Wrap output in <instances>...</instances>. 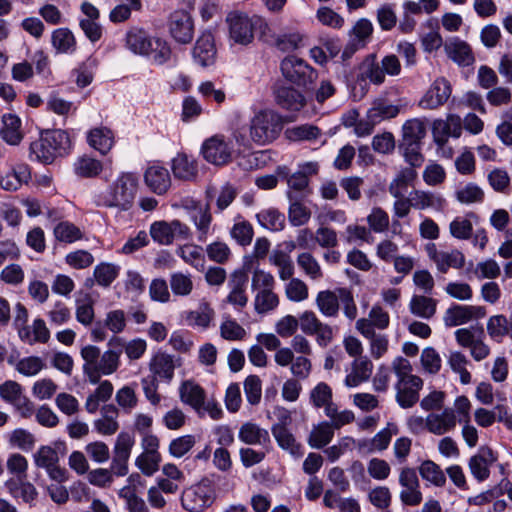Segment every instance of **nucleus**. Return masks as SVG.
Wrapping results in <instances>:
<instances>
[{
  "label": "nucleus",
  "mask_w": 512,
  "mask_h": 512,
  "mask_svg": "<svg viewBox=\"0 0 512 512\" xmlns=\"http://www.w3.org/2000/svg\"><path fill=\"white\" fill-rule=\"evenodd\" d=\"M88 144L102 155H106L114 145V133L107 127H96L87 134Z\"/></svg>",
  "instance_id": "obj_31"
},
{
  "label": "nucleus",
  "mask_w": 512,
  "mask_h": 512,
  "mask_svg": "<svg viewBox=\"0 0 512 512\" xmlns=\"http://www.w3.org/2000/svg\"><path fill=\"white\" fill-rule=\"evenodd\" d=\"M3 127L0 130L1 138L10 145H17L23 138L21 119L15 114H4Z\"/></svg>",
  "instance_id": "obj_35"
},
{
  "label": "nucleus",
  "mask_w": 512,
  "mask_h": 512,
  "mask_svg": "<svg viewBox=\"0 0 512 512\" xmlns=\"http://www.w3.org/2000/svg\"><path fill=\"white\" fill-rule=\"evenodd\" d=\"M120 266L113 263L102 262L94 268V278L98 285L108 287L118 277Z\"/></svg>",
  "instance_id": "obj_55"
},
{
  "label": "nucleus",
  "mask_w": 512,
  "mask_h": 512,
  "mask_svg": "<svg viewBox=\"0 0 512 512\" xmlns=\"http://www.w3.org/2000/svg\"><path fill=\"white\" fill-rule=\"evenodd\" d=\"M301 331L316 336L318 345L326 347L333 339V329L330 325L323 323L313 311H304L298 320Z\"/></svg>",
  "instance_id": "obj_11"
},
{
  "label": "nucleus",
  "mask_w": 512,
  "mask_h": 512,
  "mask_svg": "<svg viewBox=\"0 0 512 512\" xmlns=\"http://www.w3.org/2000/svg\"><path fill=\"white\" fill-rule=\"evenodd\" d=\"M410 196L413 208L418 210L442 211L446 206L445 198L437 192L413 190L410 192Z\"/></svg>",
  "instance_id": "obj_26"
},
{
  "label": "nucleus",
  "mask_w": 512,
  "mask_h": 512,
  "mask_svg": "<svg viewBox=\"0 0 512 512\" xmlns=\"http://www.w3.org/2000/svg\"><path fill=\"white\" fill-rule=\"evenodd\" d=\"M272 434L276 439L278 445L288 451L295 457H301L303 455V447L299 444L293 434L282 424H274L272 426Z\"/></svg>",
  "instance_id": "obj_33"
},
{
  "label": "nucleus",
  "mask_w": 512,
  "mask_h": 512,
  "mask_svg": "<svg viewBox=\"0 0 512 512\" xmlns=\"http://www.w3.org/2000/svg\"><path fill=\"white\" fill-rule=\"evenodd\" d=\"M447 56L461 66H469L475 58L470 45L458 37H454L444 45Z\"/></svg>",
  "instance_id": "obj_25"
},
{
  "label": "nucleus",
  "mask_w": 512,
  "mask_h": 512,
  "mask_svg": "<svg viewBox=\"0 0 512 512\" xmlns=\"http://www.w3.org/2000/svg\"><path fill=\"white\" fill-rule=\"evenodd\" d=\"M135 444V438L128 432H121L116 438L113 448V457L110 465V471L116 476H125L128 473V460L132 448Z\"/></svg>",
  "instance_id": "obj_10"
},
{
  "label": "nucleus",
  "mask_w": 512,
  "mask_h": 512,
  "mask_svg": "<svg viewBox=\"0 0 512 512\" xmlns=\"http://www.w3.org/2000/svg\"><path fill=\"white\" fill-rule=\"evenodd\" d=\"M149 233L153 241L160 245H170L175 240H188L191 237L190 228L176 219L153 222Z\"/></svg>",
  "instance_id": "obj_7"
},
{
  "label": "nucleus",
  "mask_w": 512,
  "mask_h": 512,
  "mask_svg": "<svg viewBox=\"0 0 512 512\" xmlns=\"http://www.w3.org/2000/svg\"><path fill=\"white\" fill-rule=\"evenodd\" d=\"M269 261L278 268V274L281 280H288L294 274V265L291 257L283 250H274Z\"/></svg>",
  "instance_id": "obj_50"
},
{
  "label": "nucleus",
  "mask_w": 512,
  "mask_h": 512,
  "mask_svg": "<svg viewBox=\"0 0 512 512\" xmlns=\"http://www.w3.org/2000/svg\"><path fill=\"white\" fill-rule=\"evenodd\" d=\"M334 428L330 422L323 421L314 426L309 438L308 444L312 448L321 449L328 445L334 437Z\"/></svg>",
  "instance_id": "obj_43"
},
{
  "label": "nucleus",
  "mask_w": 512,
  "mask_h": 512,
  "mask_svg": "<svg viewBox=\"0 0 512 512\" xmlns=\"http://www.w3.org/2000/svg\"><path fill=\"white\" fill-rule=\"evenodd\" d=\"M399 484L401 486L400 500L408 506H417L422 502V492L416 470L404 467L400 471Z\"/></svg>",
  "instance_id": "obj_12"
},
{
  "label": "nucleus",
  "mask_w": 512,
  "mask_h": 512,
  "mask_svg": "<svg viewBox=\"0 0 512 512\" xmlns=\"http://www.w3.org/2000/svg\"><path fill=\"white\" fill-rule=\"evenodd\" d=\"M172 293L176 296H188L193 290V281L189 274L175 272L170 275L169 279Z\"/></svg>",
  "instance_id": "obj_61"
},
{
  "label": "nucleus",
  "mask_w": 512,
  "mask_h": 512,
  "mask_svg": "<svg viewBox=\"0 0 512 512\" xmlns=\"http://www.w3.org/2000/svg\"><path fill=\"white\" fill-rule=\"evenodd\" d=\"M280 69L288 82L304 89H309L318 76L313 67L296 56L285 57L280 64Z\"/></svg>",
  "instance_id": "obj_6"
},
{
  "label": "nucleus",
  "mask_w": 512,
  "mask_h": 512,
  "mask_svg": "<svg viewBox=\"0 0 512 512\" xmlns=\"http://www.w3.org/2000/svg\"><path fill=\"white\" fill-rule=\"evenodd\" d=\"M176 253L185 263L193 266L197 270L204 269L205 257L202 247L197 245H184L179 247Z\"/></svg>",
  "instance_id": "obj_52"
},
{
  "label": "nucleus",
  "mask_w": 512,
  "mask_h": 512,
  "mask_svg": "<svg viewBox=\"0 0 512 512\" xmlns=\"http://www.w3.org/2000/svg\"><path fill=\"white\" fill-rule=\"evenodd\" d=\"M216 53L213 34L210 31L202 32L192 50L194 63L203 68L209 67L215 63Z\"/></svg>",
  "instance_id": "obj_15"
},
{
  "label": "nucleus",
  "mask_w": 512,
  "mask_h": 512,
  "mask_svg": "<svg viewBox=\"0 0 512 512\" xmlns=\"http://www.w3.org/2000/svg\"><path fill=\"white\" fill-rule=\"evenodd\" d=\"M286 194L289 200L288 219L290 224L298 227L308 223L311 218V211L303 204L304 198L291 192H287Z\"/></svg>",
  "instance_id": "obj_29"
},
{
  "label": "nucleus",
  "mask_w": 512,
  "mask_h": 512,
  "mask_svg": "<svg viewBox=\"0 0 512 512\" xmlns=\"http://www.w3.org/2000/svg\"><path fill=\"white\" fill-rule=\"evenodd\" d=\"M5 487L9 494L16 500L21 499L30 506L35 505L38 497V491L35 486L24 477L10 478L5 482Z\"/></svg>",
  "instance_id": "obj_20"
},
{
  "label": "nucleus",
  "mask_w": 512,
  "mask_h": 512,
  "mask_svg": "<svg viewBox=\"0 0 512 512\" xmlns=\"http://www.w3.org/2000/svg\"><path fill=\"white\" fill-rule=\"evenodd\" d=\"M283 129L282 117L273 110H260L250 121V138L259 145L277 139Z\"/></svg>",
  "instance_id": "obj_5"
},
{
  "label": "nucleus",
  "mask_w": 512,
  "mask_h": 512,
  "mask_svg": "<svg viewBox=\"0 0 512 512\" xmlns=\"http://www.w3.org/2000/svg\"><path fill=\"white\" fill-rule=\"evenodd\" d=\"M497 460L492 449L481 447L478 454L469 459V469L473 477L482 482L490 475L489 466Z\"/></svg>",
  "instance_id": "obj_21"
},
{
  "label": "nucleus",
  "mask_w": 512,
  "mask_h": 512,
  "mask_svg": "<svg viewBox=\"0 0 512 512\" xmlns=\"http://www.w3.org/2000/svg\"><path fill=\"white\" fill-rule=\"evenodd\" d=\"M201 153L207 162L214 165H225L232 158V148L222 135H214L205 140Z\"/></svg>",
  "instance_id": "obj_14"
},
{
  "label": "nucleus",
  "mask_w": 512,
  "mask_h": 512,
  "mask_svg": "<svg viewBox=\"0 0 512 512\" xmlns=\"http://www.w3.org/2000/svg\"><path fill=\"white\" fill-rule=\"evenodd\" d=\"M486 328L489 337L497 343H501L506 336L512 338V318L503 314L491 316Z\"/></svg>",
  "instance_id": "obj_34"
},
{
  "label": "nucleus",
  "mask_w": 512,
  "mask_h": 512,
  "mask_svg": "<svg viewBox=\"0 0 512 512\" xmlns=\"http://www.w3.org/2000/svg\"><path fill=\"white\" fill-rule=\"evenodd\" d=\"M400 112V106L389 103L386 100L378 99L374 101L372 107L368 109L366 117L372 123H381L384 120L395 118Z\"/></svg>",
  "instance_id": "obj_36"
},
{
  "label": "nucleus",
  "mask_w": 512,
  "mask_h": 512,
  "mask_svg": "<svg viewBox=\"0 0 512 512\" xmlns=\"http://www.w3.org/2000/svg\"><path fill=\"white\" fill-rule=\"evenodd\" d=\"M356 329L365 338L370 340V353L373 358L380 359L388 350L389 340L385 334H377L371 328L366 318H360L356 322Z\"/></svg>",
  "instance_id": "obj_18"
},
{
  "label": "nucleus",
  "mask_w": 512,
  "mask_h": 512,
  "mask_svg": "<svg viewBox=\"0 0 512 512\" xmlns=\"http://www.w3.org/2000/svg\"><path fill=\"white\" fill-rule=\"evenodd\" d=\"M141 492V490L134 489L133 487H123L120 489L119 497L125 500L129 512L149 511L145 501L139 496Z\"/></svg>",
  "instance_id": "obj_58"
},
{
  "label": "nucleus",
  "mask_w": 512,
  "mask_h": 512,
  "mask_svg": "<svg viewBox=\"0 0 512 512\" xmlns=\"http://www.w3.org/2000/svg\"><path fill=\"white\" fill-rule=\"evenodd\" d=\"M366 220L371 232L375 233L385 232L390 223L388 213L381 207H373Z\"/></svg>",
  "instance_id": "obj_63"
},
{
  "label": "nucleus",
  "mask_w": 512,
  "mask_h": 512,
  "mask_svg": "<svg viewBox=\"0 0 512 512\" xmlns=\"http://www.w3.org/2000/svg\"><path fill=\"white\" fill-rule=\"evenodd\" d=\"M8 363L15 366L17 372L26 377L36 376L45 368V362L38 356H28L21 358L16 363L12 358L8 359Z\"/></svg>",
  "instance_id": "obj_48"
},
{
  "label": "nucleus",
  "mask_w": 512,
  "mask_h": 512,
  "mask_svg": "<svg viewBox=\"0 0 512 512\" xmlns=\"http://www.w3.org/2000/svg\"><path fill=\"white\" fill-rule=\"evenodd\" d=\"M31 173L27 165H18L0 178V186L7 191H16L23 183H27Z\"/></svg>",
  "instance_id": "obj_37"
},
{
  "label": "nucleus",
  "mask_w": 512,
  "mask_h": 512,
  "mask_svg": "<svg viewBox=\"0 0 512 512\" xmlns=\"http://www.w3.org/2000/svg\"><path fill=\"white\" fill-rule=\"evenodd\" d=\"M53 232L55 238L64 243H74L84 237L80 228L69 221L59 222Z\"/></svg>",
  "instance_id": "obj_53"
},
{
  "label": "nucleus",
  "mask_w": 512,
  "mask_h": 512,
  "mask_svg": "<svg viewBox=\"0 0 512 512\" xmlns=\"http://www.w3.org/2000/svg\"><path fill=\"white\" fill-rule=\"evenodd\" d=\"M80 355L84 360L83 373L91 384H98L101 376L113 374L120 365L119 350H106L101 354L99 347L86 345L81 349Z\"/></svg>",
  "instance_id": "obj_3"
},
{
  "label": "nucleus",
  "mask_w": 512,
  "mask_h": 512,
  "mask_svg": "<svg viewBox=\"0 0 512 512\" xmlns=\"http://www.w3.org/2000/svg\"><path fill=\"white\" fill-rule=\"evenodd\" d=\"M71 140L68 133L61 129L47 130L39 140L30 145V158L44 164L52 163L57 157L69 154Z\"/></svg>",
  "instance_id": "obj_4"
},
{
  "label": "nucleus",
  "mask_w": 512,
  "mask_h": 512,
  "mask_svg": "<svg viewBox=\"0 0 512 512\" xmlns=\"http://www.w3.org/2000/svg\"><path fill=\"white\" fill-rule=\"evenodd\" d=\"M274 96L276 104L288 111H299L306 104L305 96L293 87L280 86Z\"/></svg>",
  "instance_id": "obj_23"
},
{
  "label": "nucleus",
  "mask_w": 512,
  "mask_h": 512,
  "mask_svg": "<svg viewBox=\"0 0 512 512\" xmlns=\"http://www.w3.org/2000/svg\"><path fill=\"white\" fill-rule=\"evenodd\" d=\"M426 136V121L418 118L407 120L402 127L401 143L422 144Z\"/></svg>",
  "instance_id": "obj_41"
},
{
  "label": "nucleus",
  "mask_w": 512,
  "mask_h": 512,
  "mask_svg": "<svg viewBox=\"0 0 512 512\" xmlns=\"http://www.w3.org/2000/svg\"><path fill=\"white\" fill-rule=\"evenodd\" d=\"M436 307L437 300L424 295H414L409 304L411 313L424 319L432 318L436 313Z\"/></svg>",
  "instance_id": "obj_44"
},
{
  "label": "nucleus",
  "mask_w": 512,
  "mask_h": 512,
  "mask_svg": "<svg viewBox=\"0 0 512 512\" xmlns=\"http://www.w3.org/2000/svg\"><path fill=\"white\" fill-rule=\"evenodd\" d=\"M446 327H455L463 325L471 321V315L468 313V307L464 305L453 304L443 316Z\"/></svg>",
  "instance_id": "obj_56"
},
{
  "label": "nucleus",
  "mask_w": 512,
  "mask_h": 512,
  "mask_svg": "<svg viewBox=\"0 0 512 512\" xmlns=\"http://www.w3.org/2000/svg\"><path fill=\"white\" fill-rule=\"evenodd\" d=\"M286 136L291 141H312L321 136V130L312 124H302L287 129Z\"/></svg>",
  "instance_id": "obj_54"
},
{
  "label": "nucleus",
  "mask_w": 512,
  "mask_h": 512,
  "mask_svg": "<svg viewBox=\"0 0 512 512\" xmlns=\"http://www.w3.org/2000/svg\"><path fill=\"white\" fill-rule=\"evenodd\" d=\"M248 274L242 269L235 270L229 277L228 288L230 289L226 301L238 307H245L248 303L246 288L248 285Z\"/></svg>",
  "instance_id": "obj_17"
},
{
  "label": "nucleus",
  "mask_w": 512,
  "mask_h": 512,
  "mask_svg": "<svg viewBox=\"0 0 512 512\" xmlns=\"http://www.w3.org/2000/svg\"><path fill=\"white\" fill-rule=\"evenodd\" d=\"M391 369L397 377L395 383L397 404L403 409L413 407L419 401V392L424 385L423 380L412 374L410 361L402 356L392 361Z\"/></svg>",
  "instance_id": "obj_2"
},
{
  "label": "nucleus",
  "mask_w": 512,
  "mask_h": 512,
  "mask_svg": "<svg viewBox=\"0 0 512 512\" xmlns=\"http://www.w3.org/2000/svg\"><path fill=\"white\" fill-rule=\"evenodd\" d=\"M277 174L287 181L288 190L295 195H299L301 198H305L309 195V179L306 178L305 173L290 174L289 169L286 166L279 167Z\"/></svg>",
  "instance_id": "obj_32"
},
{
  "label": "nucleus",
  "mask_w": 512,
  "mask_h": 512,
  "mask_svg": "<svg viewBox=\"0 0 512 512\" xmlns=\"http://www.w3.org/2000/svg\"><path fill=\"white\" fill-rule=\"evenodd\" d=\"M464 263L465 256L459 250H452L450 252L441 251V255L438 256L436 266L440 272L446 273L449 268H462Z\"/></svg>",
  "instance_id": "obj_60"
},
{
  "label": "nucleus",
  "mask_w": 512,
  "mask_h": 512,
  "mask_svg": "<svg viewBox=\"0 0 512 512\" xmlns=\"http://www.w3.org/2000/svg\"><path fill=\"white\" fill-rule=\"evenodd\" d=\"M297 264L312 280L323 278V271L318 260L310 253L303 252L297 256Z\"/></svg>",
  "instance_id": "obj_57"
},
{
  "label": "nucleus",
  "mask_w": 512,
  "mask_h": 512,
  "mask_svg": "<svg viewBox=\"0 0 512 512\" xmlns=\"http://www.w3.org/2000/svg\"><path fill=\"white\" fill-rule=\"evenodd\" d=\"M226 22L229 27V37L234 43L248 45L253 41L254 24L246 14L230 13Z\"/></svg>",
  "instance_id": "obj_13"
},
{
  "label": "nucleus",
  "mask_w": 512,
  "mask_h": 512,
  "mask_svg": "<svg viewBox=\"0 0 512 512\" xmlns=\"http://www.w3.org/2000/svg\"><path fill=\"white\" fill-rule=\"evenodd\" d=\"M254 308L258 314H266L279 305V298L273 290L255 292Z\"/></svg>",
  "instance_id": "obj_59"
},
{
  "label": "nucleus",
  "mask_w": 512,
  "mask_h": 512,
  "mask_svg": "<svg viewBox=\"0 0 512 512\" xmlns=\"http://www.w3.org/2000/svg\"><path fill=\"white\" fill-rule=\"evenodd\" d=\"M457 424L455 411L444 409L441 413H430L425 419L426 429L434 435H444L453 431Z\"/></svg>",
  "instance_id": "obj_19"
},
{
  "label": "nucleus",
  "mask_w": 512,
  "mask_h": 512,
  "mask_svg": "<svg viewBox=\"0 0 512 512\" xmlns=\"http://www.w3.org/2000/svg\"><path fill=\"white\" fill-rule=\"evenodd\" d=\"M152 376L170 382L174 376L175 364L173 357L164 352H157L149 364Z\"/></svg>",
  "instance_id": "obj_30"
},
{
  "label": "nucleus",
  "mask_w": 512,
  "mask_h": 512,
  "mask_svg": "<svg viewBox=\"0 0 512 512\" xmlns=\"http://www.w3.org/2000/svg\"><path fill=\"white\" fill-rule=\"evenodd\" d=\"M215 312L208 302H201L197 309L187 313L186 321L189 326L206 329L214 319Z\"/></svg>",
  "instance_id": "obj_42"
},
{
  "label": "nucleus",
  "mask_w": 512,
  "mask_h": 512,
  "mask_svg": "<svg viewBox=\"0 0 512 512\" xmlns=\"http://www.w3.org/2000/svg\"><path fill=\"white\" fill-rule=\"evenodd\" d=\"M172 172L177 179L192 180L197 175V164L186 154H178L172 160Z\"/></svg>",
  "instance_id": "obj_38"
},
{
  "label": "nucleus",
  "mask_w": 512,
  "mask_h": 512,
  "mask_svg": "<svg viewBox=\"0 0 512 512\" xmlns=\"http://www.w3.org/2000/svg\"><path fill=\"white\" fill-rule=\"evenodd\" d=\"M256 217L259 224L270 231H281L285 227V215L275 208L261 210Z\"/></svg>",
  "instance_id": "obj_47"
},
{
  "label": "nucleus",
  "mask_w": 512,
  "mask_h": 512,
  "mask_svg": "<svg viewBox=\"0 0 512 512\" xmlns=\"http://www.w3.org/2000/svg\"><path fill=\"white\" fill-rule=\"evenodd\" d=\"M320 313L328 318H336L340 310V294L336 290L319 291L315 299Z\"/></svg>",
  "instance_id": "obj_27"
},
{
  "label": "nucleus",
  "mask_w": 512,
  "mask_h": 512,
  "mask_svg": "<svg viewBox=\"0 0 512 512\" xmlns=\"http://www.w3.org/2000/svg\"><path fill=\"white\" fill-rule=\"evenodd\" d=\"M214 490L208 481H202L186 489L181 496L182 507L190 512H199L214 501Z\"/></svg>",
  "instance_id": "obj_9"
},
{
  "label": "nucleus",
  "mask_w": 512,
  "mask_h": 512,
  "mask_svg": "<svg viewBox=\"0 0 512 512\" xmlns=\"http://www.w3.org/2000/svg\"><path fill=\"white\" fill-rule=\"evenodd\" d=\"M190 219L196 227L198 241L205 242L209 234L212 221L209 206L206 205L204 208L200 207L195 209L191 213Z\"/></svg>",
  "instance_id": "obj_46"
},
{
  "label": "nucleus",
  "mask_w": 512,
  "mask_h": 512,
  "mask_svg": "<svg viewBox=\"0 0 512 512\" xmlns=\"http://www.w3.org/2000/svg\"><path fill=\"white\" fill-rule=\"evenodd\" d=\"M416 177L417 172L412 167L400 170L389 185V193L395 198L403 197L404 192L408 186L412 185Z\"/></svg>",
  "instance_id": "obj_45"
},
{
  "label": "nucleus",
  "mask_w": 512,
  "mask_h": 512,
  "mask_svg": "<svg viewBox=\"0 0 512 512\" xmlns=\"http://www.w3.org/2000/svg\"><path fill=\"white\" fill-rule=\"evenodd\" d=\"M450 95V83L445 78H437L419 101V106L422 109H437L444 105Z\"/></svg>",
  "instance_id": "obj_16"
},
{
  "label": "nucleus",
  "mask_w": 512,
  "mask_h": 512,
  "mask_svg": "<svg viewBox=\"0 0 512 512\" xmlns=\"http://www.w3.org/2000/svg\"><path fill=\"white\" fill-rule=\"evenodd\" d=\"M144 181L158 195L165 194L171 186L169 171L159 165H152L147 168L144 174Z\"/></svg>",
  "instance_id": "obj_22"
},
{
  "label": "nucleus",
  "mask_w": 512,
  "mask_h": 512,
  "mask_svg": "<svg viewBox=\"0 0 512 512\" xmlns=\"http://www.w3.org/2000/svg\"><path fill=\"white\" fill-rule=\"evenodd\" d=\"M153 37L144 29L132 27L126 33V47L134 54L145 56L151 52Z\"/></svg>",
  "instance_id": "obj_24"
},
{
  "label": "nucleus",
  "mask_w": 512,
  "mask_h": 512,
  "mask_svg": "<svg viewBox=\"0 0 512 512\" xmlns=\"http://www.w3.org/2000/svg\"><path fill=\"white\" fill-rule=\"evenodd\" d=\"M102 169V162L89 155H82L73 163V171L80 178L97 177Z\"/></svg>",
  "instance_id": "obj_39"
},
{
  "label": "nucleus",
  "mask_w": 512,
  "mask_h": 512,
  "mask_svg": "<svg viewBox=\"0 0 512 512\" xmlns=\"http://www.w3.org/2000/svg\"><path fill=\"white\" fill-rule=\"evenodd\" d=\"M167 28L171 38L178 44H189L194 38V20L186 10L173 11L167 20Z\"/></svg>",
  "instance_id": "obj_8"
},
{
  "label": "nucleus",
  "mask_w": 512,
  "mask_h": 512,
  "mask_svg": "<svg viewBox=\"0 0 512 512\" xmlns=\"http://www.w3.org/2000/svg\"><path fill=\"white\" fill-rule=\"evenodd\" d=\"M238 438L241 442L247 445H260L266 446L270 443L269 432L261 428L259 425L251 422H246L241 425Z\"/></svg>",
  "instance_id": "obj_28"
},
{
  "label": "nucleus",
  "mask_w": 512,
  "mask_h": 512,
  "mask_svg": "<svg viewBox=\"0 0 512 512\" xmlns=\"http://www.w3.org/2000/svg\"><path fill=\"white\" fill-rule=\"evenodd\" d=\"M137 190V176L133 173L123 172L105 191L94 196V202L98 207L127 211L134 204Z\"/></svg>",
  "instance_id": "obj_1"
},
{
  "label": "nucleus",
  "mask_w": 512,
  "mask_h": 512,
  "mask_svg": "<svg viewBox=\"0 0 512 512\" xmlns=\"http://www.w3.org/2000/svg\"><path fill=\"white\" fill-rule=\"evenodd\" d=\"M172 50L169 43L158 37L152 39V49L147 55L152 58V61L157 65H163L171 58Z\"/></svg>",
  "instance_id": "obj_62"
},
{
  "label": "nucleus",
  "mask_w": 512,
  "mask_h": 512,
  "mask_svg": "<svg viewBox=\"0 0 512 512\" xmlns=\"http://www.w3.org/2000/svg\"><path fill=\"white\" fill-rule=\"evenodd\" d=\"M220 335L228 341H241L246 338L247 332L236 320L227 318L220 325Z\"/></svg>",
  "instance_id": "obj_64"
},
{
  "label": "nucleus",
  "mask_w": 512,
  "mask_h": 512,
  "mask_svg": "<svg viewBox=\"0 0 512 512\" xmlns=\"http://www.w3.org/2000/svg\"><path fill=\"white\" fill-rule=\"evenodd\" d=\"M179 392L182 402L190 405L194 409L203 407L205 392L200 385L192 381H185L182 383Z\"/></svg>",
  "instance_id": "obj_40"
},
{
  "label": "nucleus",
  "mask_w": 512,
  "mask_h": 512,
  "mask_svg": "<svg viewBox=\"0 0 512 512\" xmlns=\"http://www.w3.org/2000/svg\"><path fill=\"white\" fill-rule=\"evenodd\" d=\"M421 477L436 487H443L446 483V476L441 467L432 460H425L419 466Z\"/></svg>",
  "instance_id": "obj_49"
},
{
  "label": "nucleus",
  "mask_w": 512,
  "mask_h": 512,
  "mask_svg": "<svg viewBox=\"0 0 512 512\" xmlns=\"http://www.w3.org/2000/svg\"><path fill=\"white\" fill-rule=\"evenodd\" d=\"M51 42L59 53H68L75 50L76 40L68 28H58L52 32Z\"/></svg>",
  "instance_id": "obj_51"
}]
</instances>
